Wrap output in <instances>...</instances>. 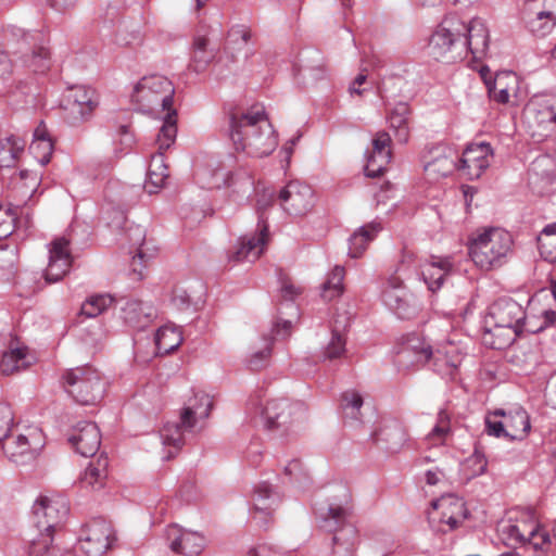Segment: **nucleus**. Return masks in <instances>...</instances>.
I'll return each mask as SVG.
<instances>
[{
  "label": "nucleus",
  "mask_w": 556,
  "mask_h": 556,
  "mask_svg": "<svg viewBox=\"0 0 556 556\" xmlns=\"http://www.w3.org/2000/svg\"><path fill=\"white\" fill-rule=\"evenodd\" d=\"M341 491L337 498L317 509V520L320 529L333 533V556H354L357 531L349 522L352 514L351 494L346 488H341Z\"/></svg>",
  "instance_id": "nucleus-3"
},
{
  "label": "nucleus",
  "mask_w": 556,
  "mask_h": 556,
  "mask_svg": "<svg viewBox=\"0 0 556 556\" xmlns=\"http://www.w3.org/2000/svg\"><path fill=\"white\" fill-rule=\"evenodd\" d=\"M344 275V267L339 265L333 267V269L328 274L326 281L321 285L323 299L326 301H332L343 293Z\"/></svg>",
  "instance_id": "nucleus-44"
},
{
  "label": "nucleus",
  "mask_w": 556,
  "mask_h": 556,
  "mask_svg": "<svg viewBox=\"0 0 556 556\" xmlns=\"http://www.w3.org/2000/svg\"><path fill=\"white\" fill-rule=\"evenodd\" d=\"M5 36L21 38L27 46H30L33 41H37L39 38L42 39L43 31L35 30L33 33H27L20 27L10 26L5 29Z\"/></svg>",
  "instance_id": "nucleus-63"
},
{
  "label": "nucleus",
  "mask_w": 556,
  "mask_h": 556,
  "mask_svg": "<svg viewBox=\"0 0 556 556\" xmlns=\"http://www.w3.org/2000/svg\"><path fill=\"white\" fill-rule=\"evenodd\" d=\"M113 300L109 295H93L87 299L79 312V316L93 318L103 313L111 304Z\"/></svg>",
  "instance_id": "nucleus-51"
},
{
  "label": "nucleus",
  "mask_w": 556,
  "mask_h": 556,
  "mask_svg": "<svg viewBox=\"0 0 556 556\" xmlns=\"http://www.w3.org/2000/svg\"><path fill=\"white\" fill-rule=\"evenodd\" d=\"M70 511L64 496H40L33 506V520L38 531L55 532Z\"/></svg>",
  "instance_id": "nucleus-13"
},
{
  "label": "nucleus",
  "mask_w": 556,
  "mask_h": 556,
  "mask_svg": "<svg viewBox=\"0 0 556 556\" xmlns=\"http://www.w3.org/2000/svg\"><path fill=\"white\" fill-rule=\"evenodd\" d=\"M371 439L389 453H399L409 441L403 421L393 417L384 418L379 429L371 433Z\"/></svg>",
  "instance_id": "nucleus-22"
},
{
  "label": "nucleus",
  "mask_w": 556,
  "mask_h": 556,
  "mask_svg": "<svg viewBox=\"0 0 556 556\" xmlns=\"http://www.w3.org/2000/svg\"><path fill=\"white\" fill-rule=\"evenodd\" d=\"M493 415L504 418L506 438L510 440L525 439L531 429L530 417L527 410L521 406H516L507 410L497 408L493 412Z\"/></svg>",
  "instance_id": "nucleus-29"
},
{
  "label": "nucleus",
  "mask_w": 556,
  "mask_h": 556,
  "mask_svg": "<svg viewBox=\"0 0 556 556\" xmlns=\"http://www.w3.org/2000/svg\"><path fill=\"white\" fill-rule=\"evenodd\" d=\"M15 216L11 208L0 204V240L8 238L14 231Z\"/></svg>",
  "instance_id": "nucleus-59"
},
{
  "label": "nucleus",
  "mask_w": 556,
  "mask_h": 556,
  "mask_svg": "<svg viewBox=\"0 0 556 556\" xmlns=\"http://www.w3.org/2000/svg\"><path fill=\"white\" fill-rule=\"evenodd\" d=\"M229 127L235 148L250 156H267L278 146L276 131L263 105L230 113Z\"/></svg>",
  "instance_id": "nucleus-2"
},
{
  "label": "nucleus",
  "mask_w": 556,
  "mask_h": 556,
  "mask_svg": "<svg viewBox=\"0 0 556 556\" xmlns=\"http://www.w3.org/2000/svg\"><path fill=\"white\" fill-rule=\"evenodd\" d=\"M525 319L522 306L511 298H500L489 307L486 324L496 329L508 330V338L503 342H491L493 349H503L509 344L516 337L517 328Z\"/></svg>",
  "instance_id": "nucleus-6"
},
{
  "label": "nucleus",
  "mask_w": 556,
  "mask_h": 556,
  "mask_svg": "<svg viewBox=\"0 0 556 556\" xmlns=\"http://www.w3.org/2000/svg\"><path fill=\"white\" fill-rule=\"evenodd\" d=\"M54 149L53 140H33L29 150L40 164L45 165L50 162Z\"/></svg>",
  "instance_id": "nucleus-56"
},
{
  "label": "nucleus",
  "mask_w": 556,
  "mask_h": 556,
  "mask_svg": "<svg viewBox=\"0 0 556 556\" xmlns=\"http://www.w3.org/2000/svg\"><path fill=\"white\" fill-rule=\"evenodd\" d=\"M115 541L116 536L111 522L98 517L81 528L77 549L84 556H102Z\"/></svg>",
  "instance_id": "nucleus-11"
},
{
  "label": "nucleus",
  "mask_w": 556,
  "mask_h": 556,
  "mask_svg": "<svg viewBox=\"0 0 556 556\" xmlns=\"http://www.w3.org/2000/svg\"><path fill=\"white\" fill-rule=\"evenodd\" d=\"M166 541L169 548L181 556H199L206 545V540L201 533L182 529L177 525L166 528Z\"/></svg>",
  "instance_id": "nucleus-20"
},
{
  "label": "nucleus",
  "mask_w": 556,
  "mask_h": 556,
  "mask_svg": "<svg viewBox=\"0 0 556 556\" xmlns=\"http://www.w3.org/2000/svg\"><path fill=\"white\" fill-rule=\"evenodd\" d=\"M156 317V311L150 303L140 300H128L122 307V318L125 324L136 330L149 327Z\"/></svg>",
  "instance_id": "nucleus-31"
},
{
  "label": "nucleus",
  "mask_w": 556,
  "mask_h": 556,
  "mask_svg": "<svg viewBox=\"0 0 556 556\" xmlns=\"http://www.w3.org/2000/svg\"><path fill=\"white\" fill-rule=\"evenodd\" d=\"M26 355L27 350L25 348L11 349L4 352L0 362V370L4 375H12L26 368L28 366Z\"/></svg>",
  "instance_id": "nucleus-46"
},
{
  "label": "nucleus",
  "mask_w": 556,
  "mask_h": 556,
  "mask_svg": "<svg viewBox=\"0 0 556 556\" xmlns=\"http://www.w3.org/2000/svg\"><path fill=\"white\" fill-rule=\"evenodd\" d=\"M73 257L70 250V241L63 237L54 239L49 244V263L45 270L48 282L60 281L72 266Z\"/></svg>",
  "instance_id": "nucleus-23"
},
{
  "label": "nucleus",
  "mask_w": 556,
  "mask_h": 556,
  "mask_svg": "<svg viewBox=\"0 0 556 556\" xmlns=\"http://www.w3.org/2000/svg\"><path fill=\"white\" fill-rule=\"evenodd\" d=\"M227 184L228 187H238L236 191L247 193L253 187V178L247 172H238L227 178Z\"/></svg>",
  "instance_id": "nucleus-58"
},
{
  "label": "nucleus",
  "mask_w": 556,
  "mask_h": 556,
  "mask_svg": "<svg viewBox=\"0 0 556 556\" xmlns=\"http://www.w3.org/2000/svg\"><path fill=\"white\" fill-rule=\"evenodd\" d=\"M192 431L193 430H186L179 418L177 422H166L161 429L160 435L164 445L172 446L178 451L185 444V433Z\"/></svg>",
  "instance_id": "nucleus-47"
},
{
  "label": "nucleus",
  "mask_w": 556,
  "mask_h": 556,
  "mask_svg": "<svg viewBox=\"0 0 556 556\" xmlns=\"http://www.w3.org/2000/svg\"><path fill=\"white\" fill-rule=\"evenodd\" d=\"M528 114L532 115L539 123H552L556 125V99L547 100L539 108L530 106Z\"/></svg>",
  "instance_id": "nucleus-52"
},
{
  "label": "nucleus",
  "mask_w": 556,
  "mask_h": 556,
  "mask_svg": "<svg viewBox=\"0 0 556 556\" xmlns=\"http://www.w3.org/2000/svg\"><path fill=\"white\" fill-rule=\"evenodd\" d=\"M362 395L354 391L349 390L342 393L340 407L344 420L358 421L361 416V408L363 406Z\"/></svg>",
  "instance_id": "nucleus-48"
},
{
  "label": "nucleus",
  "mask_w": 556,
  "mask_h": 556,
  "mask_svg": "<svg viewBox=\"0 0 556 556\" xmlns=\"http://www.w3.org/2000/svg\"><path fill=\"white\" fill-rule=\"evenodd\" d=\"M345 338L340 332L338 326H334L331 339L325 349L324 357L329 361L341 357L345 352Z\"/></svg>",
  "instance_id": "nucleus-53"
},
{
  "label": "nucleus",
  "mask_w": 556,
  "mask_h": 556,
  "mask_svg": "<svg viewBox=\"0 0 556 556\" xmlns=\"http://www.w3.org/2000/svg\"><path fill=\"white\" fill-rule=\"evenodd\" d=\"M175 88L165 76L153 74L142 77L134 88L131 100L148 114L164 113L163 125L156 137L160 149H168L177 136V112L173 109Z\"/></svg>",
  "instance_id": "nucleus-1"
},
{
  "label": "nucleus",
  "mask_w": 556,
  "mask_h": 556,
  "mask_svg": "<svg viewBox=\"0 0 556 556\" xmlns=\"http://www.w3.org/2000/svg\"><path fill=\"white\" fill-rule=\"evenodd\" d=\"M14 414L7 403H0V441L9 435V431L13 424Z\"/></svg>",
  "instance_id": "nucleus-60"
},
{
  "label": "nucleus",
  "mask_w": 556,
  "mask_h": 556,
  "mask_svg": "<svg viewBox=\"0 0 556 556\" xmlns=\"http://www.w3.org/2000/svg\"><path fill=\"white\" fill-rule=\"evenodd\" d=\"M503 533L508 544H531L535 549H547L549 533L543 530L532 510L521 513L514 523L504 528Z\"/></svg>",
  "instance_id": "nucleus-9"
},
{
  "label": "nucleus",
  "mask_w": 556,
  "mask_h": 556,
  "mask_svg": "<svg viewBox=\"0 0 556 556\" xmlns=\"http://www.w3.org/2000/svg\"><path fill=\"white\" fill-rule=\"evenodd\" d=\"M421 276L431 292L438 291L453 268L451 257L431 255L420 266Z\"/></svg>",
  "instance_id": "nucleus-30"
},
{
  "label": "nucleus",
  "mask_w": 556,
  "mask_h": 556,
  "mask_svg": "<svg viewBox=\"0 0 556 556\" xmlns=\"http://www.w3.org/2000/svg\"><path fill=\"white\" fill-rule=\"evenodd\" d=\"M61 386L76 403L97 405L104 396L106 383L94 367L83 365L64 370Z\"/></svg>",
  "instance_id": "nucleus-5"
},
{
  "label": "nucleus",
  "mask_w": 556,
  "mask_h": 556,
  "mask_svg": "<svg viewBox=\"0 0 556 556\" xmlns=\"http://www.w3.org/2000/svg\"><path fill=\"white\" fill-rule=\"evenodd\" d=\"M278 200L288 214L303 216L313 208L315 195L311 186L291 180L280 190Z\"/></svg>",
  "instance_id": "nucleus-17"
},
{
  "label": "nucleus",
  "mask_w": 556,
  "mask_h": 556,
  "mask_svg": "<svg viewBox=\"0 0 556 556\" xmlns=\"http://www.w3.org/2000/svg\"><path fill=\"white\" fill-rule=\"evenodd\" d=\"M386 117L395 140L403 144L407 143L413 124V110L409 104L397 102L393 108L387 110Z\"/></svg>",
  "instance_id": "nucleus-27"
},
{
  "label": "nucleus",
  "mask_w": 556,
  "mask_h": 556,
  "mask_svg": "<svg viewBox=\"0 0 556 556\" xmlns=\"http://www.w3.org/2000/svg\"><path fill=\"white\" fill-rule=\"evenodd\" d=\"M381 229L379 223H369L359 227L349 239V255L352 258L359 257Z\"/></svg>",
  "instance_id": "nucleus-35"
},
{
  "label": "nucleus",
  "mask_w": 556,
  "mask_h": 556,
  "mask_svg": "<svg viewBox=\"0 0 556 556\" xmlns=\"http://www.w3.org/2000/svg\"><path fill=\"white\" fill-rule=\"evenodd\" d=\"M303 414V405L288 399L270 400L263 409L266 429L276 431L280 437H287L294 432Z\"/></svg>",
  "instance_id": "nucleus-7"
},
{
  "label": "nucleus",
  "mask_w": 556,
  "mask_h": 556,
  "mask_svg": "<svg viewBox=\"0 0 556 556\" xmlns=\"http://www.w3.org/2000/svg\"><path fill=\"white\" fill-rule=\"evenodd\" d=\"M493 150L490 143H470L464 150L462 157H457V170L470 180L478 179L490 166Z\"/></svg>",
  "instance_id": "nucleus-18"
},
{
  "label": "nucleus",
  "mask_w": 556,
  "mask_h": 556,
  "mask_svg": "<svg viewBox=\"0 0 556 556\" xmlns=\"http://www.w3.org/2000/svg\"><path fill=\"white\" fill-rule=\"evenodd\" d=\"M182 342L181 332L173 326L159 328L155 334V346L159 354L174 352Z\"/></svg>",
  "instance_id": "nucleus-41"
},
{
  "label": "nucleus",
  "mask_w": 556,
  "mask_h": 556,
  "mask_svg": "<svg viewBox=\"0 0 556 556\" xmlns=\"http://www.w3.org/2000/svg\"><path fill=\"white\" fill-rule=\"evenodd\" d=\"M68 443L84 457L96 455L101 445V433L97 424L79 421L67 433Z\"/></svg>",
  "instance_id": "nucleus-21"
},
{
  "label": "nucleus",
  "mask_w": 556,
  "mask_h": 556,
  "mask_svg": "<svg viewBox=\"0 0 556 556\" xmlns=\"http://www.w3.org/2000/svg\"><path fill=\"white\" fill-rule=\"evenodd\" d=\"M382 299L387 306L396 313L401 314L407 306L406 291L403 287V281L392 276L388 279L387 286L382 291Z\"/></svg>",
  "instance_id": "nucleus-37"
},
{
  "label": "nucleus",
  "mask_w": 556,
  "mask_h": 556,
  "mask_svg": "<svg viewBox=\"0 0 556 556\" xmlns=\"http://www.w3.org/2000/svg\"><path fill=\"white\" fill-rule=\"evenodd\" d=\"M277 504L278 497L271 486L266 482L260 483L254 491L252 518L260 523H267Z\"/></svg>",
  "instance_id": "nucleus-32"
},
{
  "label": "nucleus",
  "mask_w": 556,
  "mask_h": 556,
  "mask_svg": "<svg viewBox=\"0 0 556 556\" xmlns=\"http://www.w3.org/2000/svg\"><path fill=\"white\" fill-rule=\"evenodd\" d=\"M271 354V342L267 343L264 349L253 353L249 359V367L252 370H260L265 367Z\"/></svg>",
  "instance_id": "nucleus-62"
},
{
  "label": "nucleus",
  "mask_w": 556,
  "mask_h": 556,
  "mask_svg": "<svg viewBox=\"0 0 556 556\" xmlns=\"http://www.w3.org/2000/svg\"><path fill=\"white\" fill-rule=\"evenodd\" d=\"M429 47L435 59L445 58L447 52L456 51L462 55V41L459 23H451L448 27L442 26L431 36Z\"/></svg>",
  "instance_id": "nucleus-25"
},
{
  "label": "nucleus",
  "mask_w": 556,
  "mask_h": 556,
  "mask_svg": "<svg viewBox=\"0 0 556 556\" xmlns=\"http://www.w3.org/2000/svg\"><path fill=\"white\" fill-rule=\"evenodd\" d=\"M520 17L532 35L545 37L556 26V0H525Z\"/></svg>",
  "instance_id": "nucleus-12"
},
{
  "label": "nucleus",
  "mask_w": 556,
  "mask_h": 556,
  "mask_svg": "<svg viewBox=\"0 0 556 556\" xmlns=\"http://www.w3.org/2000/svg\"><path fill=\"white\" fill-rule=\"evenodd\" d=\"M555 323L556 312L552 309L543 311L540 316H527L525 313V319L521 320L520 327L517 328L516 336L521 332L539 333L554 326Z\"/></svg>",
  "instance_id": "nucleus-40"
},
{
  "label": "nucleus",
  "mask_w": 556,
  "mask_h": 556,
  "mask_svg": "<svg viewBox=\"0 0 556 556\" xmlns=\"http://www.w3.org/2000/svg\"><path fill=\"white\" fill-rule=\"evenodd\" d=\"M229 38L230 42L239 43V49H241L242 46H247L249 43L252 38V33L251 29L245 26H237L229 31Z\"/></svg>",
  "instance_id": "nucleus-64"
},
{
  "label": "nucleus",
  "mask_w": 556,
  "mask_h": 556,
  "mask_svg": "<svg viewBox=\"0 0 556 556\" xmlns=\"http://www.w3.org/2000/svg\"><path fill=\"white\" fill-rule=\"evenodd\" d=\"M500 416H494L493 412L489 413L485 417V431L489 435L496 438H506V430L504 425V418L497 419Z\"/></svg>",
  "instance_id": "nucleus-61"
},
{
  "label": "nucleus",
  "mask_w": 556,
  "mask_h": 556,
  "mask_svg": "<svg viewBox=\"0 0 556 556\" xmlns=\"http://www.w3.org/2000/svg\"><path fill=\"white\" fill-rule=\"evenodd\" d=\"M43 445L42 431L30 426L16 435H8L3 440L2 450L10 460L17 465H25L38 456Z\"/></svg>",
  "instance_id": "nucleus-10"
},
{
  "label": "nucleus",
  "mask_w": 556,
  "mask_h": 556,
  "mask_svg": "<svg viewBox=\"0 0 556 556\" xmlns=\"http://www.w3.org/2000/svg\"><path fill=\"white\" fill-rule=\"evenodd\" d=\"M451 434V415L444 408L440 409L437 422L425 440L433 446L443 445Z\"/></svg>",
  "instance_id": "nucleus-43"
},
{
  "label": "nucleus",
  "mask_w": 556,
  "mask_h": 556,
  "mask_svg": "<svg viewBox=\"0 0 556 556\" xmlns=\"http://www.w3.org/2000/svg\"><path fill=\"white\" fill-rule=\"evenodd\" d=\"M462 53L470 52L476 60L482 59L489 48V29L483 20L472 18L468 24L459 23Z\"/></svg>",
  "instance_id": "nucleus-19"
},
{
  "label": "nucleus",
  "mask_w": 556,
  "mask_h": 556,
  "mask_svg": "<svg viewBox=\"0 0 556 556\" xmlns=\"http://www.w3.org/2000/svg\"><path fill=\"white\" fill-rule=\"evenodd\" d=\"M432 508L440 511L439 522L447 525L448 530L456 529L467 518L465 502L452 494L432 502Z\"/></svg>",
  "instance_id": "nucleus-28"
},
{
  "label": "nucleus",
  "mask_w": 556,
  "mask_h": 556,
  "mask_svg": "<svg viewBox=\"0 0 556 556\" xmlns=\"http://www.w3.org/2000/svg\"><path fill=\"white\" fill-rule=\"evenodd\" d=\"M98 105V97L92 88L75 86L67 90L62 101L65 117L75 125L88 119Z\"/></svg>",
  "instance_id": "nucleus-14"
},
{
  "label": "nucleus",
  "mask_w": 556,
  "mask_h": 556,
  "mask_svg": "<svg viewBox=\"0 0 556 556\" xmlns=\"http://www.w3.org/2000/svg\"><path fill=\"white\" fill-rule=\"evenodd\" d=\"M386 159L387 161L382 163L381 157L376 154H370L365 166L366 175L372 178L381 176L391 162L392 156L387 155Z\"/></svg>",
  "instance_id": "nucleus-57"
},
{
  "label": "nucleus",
  "mask_w": 556,
  "mask_h": 556,
  "mask_svg": "<svg viewBox=\"0 0 556 556\" xmlns=\"http://www.w3.org/2000/svg\"><path fill=\"white\" fill-rule=\"evenodd\" d=\"M213 407V401L208 394L204 392H195L185 403L180 419L186 430H193L198 421L210 416Z\"/></svg>",
  "instance_id": "nucleus-26"
},
{
  "label": "nucleus",
  "mask_w": 556,
  "mask_h": 556,
  "mask_svg": "<svg viewBox=\"0 0 556 556\" xmlns=\"http://www.w3.org/2000/svg\"><path fill=\"white\" fill-rule=\"evenodd\" d=\"M538 247L545 261L556 263V223L543 228L538 237Z\"/></svg>",
  "instance_id": "nucleus-45"
},
{
  "label": "nucleus",
  "mask_w": 556,
  "mask_h": 556,
  "mask_svg": "<svg viewBox=\"0 0 556 556\" xmlns=\"http://www.w3.org/2000/svg\"><path fill=\"white\" fill-rule=\"evenodd\" d=\"M465 467L471 478L483 475L488 467V459L484 453L476 447L473 453L466 459Z\"/></svg>",
  "instance_id": "nucleus-54"
},
{
  "label": "nucleus",
  "mask_w": 556,
  "mask_h": 556,
  "mask_svg": "<svg viewBox=\"0 0 556 556\" xmlns=\"http://www.w3.org/2000/svg\"><path fill=\"white\" fill-rule=\"evenodd\" d=\"M391 137L387 131H378L372 139V152L381 157L382 163L387 161V155L392 156L391 152Z\"/></svg>",
  "instance_id": "nucleus-55"
},
{
  "label": "nucleus",
  "mask_w": 556,
  "mask_h": 556,
  "mask_svg": "<svg viewBox=\"0 0 556 556\" xmlns=\"http://www.w3.org/2000/svg\"><path fill=\"white\" fill-rule=\"evenodd\" d=\"M208 39L204 36H195L192 43L190 68L197 73L206 70L210 63L214 60L215 53L212 49L207 48Z\"/></svg>",
  "instance_id": "nucleus-38"
},
{
  "label": "nucleus",
  "mask_w": 556,
  "mask_h": 556,
  "mask_svg": "<svg viewBox=\"0 0 556 556\" xmlns=\"http://www.w3.org/2000/svg\"><path fill=\"white\" fill-rule=\"evenodd\" d=\"M457 156H454L452 151L448 150V153L443 152L432 161L428 162L425 165V172L428 175L435 177H446L447 175L452 174L454 169H457Z\"/></svg>",
  "instance_id": "nucleus-42"
},
{
  "label": "nucleus",
  "mask_w": 556,
  "mask_h": 556,
  "mask_svg": "<svg viewBox=\"0 0 556 556\" xmlns=\"http://www.w3.org/2000/svg\"><path fill=\"white\" fill-rule=\"evenodd\" d=\"M25 142L16 137H10L2 143L0 151V165L3 167H11L18 160L21 153H23Z\"/></svg>",
  "instance_id": "nucleus-49"
},
{
  "label": "nucleus",
  "mask_w": 556,
  "mask_h": 556,
  "mask_svg": "<svg viewBox=\"0 0 556 556\" xmlns=\"http://www.w3.org/2000/svg\"><path fill=\"white\" fill-rule=\"evenodd\" d=\"M511 235L500 227L477 230L469 240L468 252L472 262L482 270L503 266L513 252Z\"/></svg>",
  "instance_id": "nucleus-4"
},
{
  "label": "nucleus",
  "mask_w": 556,
  "mask_h": 556,
  "mask_svg": "<svg viewBox=\"0 0 556 556\" xmlns=\"http://www.w3.org/2000/svg\"><path fill=\"white\" fill-rule=\"evenodd\" d=\"M45 42V36L33 41L29 46L33 48L31 53L25 55L24 62L34 73H45L50 67V51Z\"/></svg>",
  "instance_id": "nucleus-39"
},
{
  "label": "nucleus",
  "mask_w": 556,
  "mask_h": 556,
  "mask_svg": "<svg viewBox=\"0 0 556 556\" xmlns=\"http://www.w3.org/2000/svg\"><path fill=\"white\" fill-rule=\"evenodd\" d=\"M432 362L433 370L443 377H453L458 366L462 363V356L457 352V349L448 344L443 349L432 350Z\"/></svg>",
  "instance_id": "nucleus-33"
},
{
  "label": "nucleus",
  "mask_w": 556,
  "mask_h": 556,
  "mask_svg": "<svg viewBox=\"0 0 556 556\" xmlns=\"http://www.w3.org/2000/svg\"><path fill=\"white\" fill-rule=\"evenodd\" d=\"M127 238L130 242V253H134L130 262V271L134 279L141 280L144 277L143 270L150 265L157 254V249L152 241L146 240V229L135 225L127 229Z\"/></svg>",
  "instance_id": "nucleus-15"
},
{
  "label": "nucleus",
  "mask_w": 556,
  "mask_h": 556,
  "mask_svg": "<svg viewBox=\"0 0 556 556\" xmlns=\"http://www.w3.org/2000/svg\"><path fill=\"white\" fill-rule=\"evenodd\" d=\"M38 536L34 538L30 541L28 554L29 556H53L58 551L55 546L52 545L53 542V533L38 531Z\"/></svg>",
  "instance_id": "nucleus-50"
},
{
  "label": "nucleus",
  "mask_w": 556,
  "mask_h": 556,
  "mask_svg": "<svg viewBox=\"0 0 556 556\" xmlns=\"http://www.w3.org/2000/svg\"><path fill=\"white\" fill-rule=\"evenodd\" d=\"M166 150L167 149H160L157 144V153L153 154L151 157L146 181V188H148L149 193L156 192L169 176L163 155Z\"/></svg>",
  "instance_id": "nucleus-36"
},
{
  "label": "nucleus",
  "mask_w": 556,
  "mask_h": 556,
  "mask_svg": "<svg viewBox=\"0 0 556 556\" xmlns=\"http://www.w3.org/2000/svg\"><path fill=\"white\" fill-rule=\"evenodd\" d=\"M432 356L431 345L418 334H408L401 343L394 362L399 370L417 369L429 363Z\"/></svg>",
  "instance_id": "nucleus-16"
},
{
  "label": "nucleus",
  "mask_w": 556,
  "mask_h": 556,
  "mask_svg": "<svg viewBox=\"0 0 556 556\" xmlns=\"http://www.w3.org/2000/svg\"><path fill=\"white\" fill-rule=\"evenodd\" d=\"M489 97L498 104H507L511 97H516L519 90L518 76L510 71L498 72L493 79L486 78L481 71Z\"/></svg>",
  "instance_id": "nucleus-24"
},
{
  "label": "nucleus",
  "mask_w": 556,
  "mask_h": 556,
  "mask_svg": "<svg viewBox=\"0 0 556 556\" xmlns=\"http://www.w3.org/2000/svg\"><path fill=\"white\" fill-rule=\"evenodd\" d=\"M256 211L258 213V233L249 239H243L240 247L233 253L232 258L236 262H254L264 251L268 241V226L263 217V213L271 207L275 201V192L271 189H264L256 194Z\"/></svg>",
  "instance_id": "nucleus-8"
},
{
  "label": "nucleus",
  "mask_w": 556,
  "mask_h": 556,
  "mask_svg": "<svg viewBox=\"0 0 556 556\" xmlns=\"http://www.w3.org/2000/svg\"><path fill=\"white\" fill-rule=\"evenodd\" d=\"M108 466L109 459L104 455L91 460L80 477L81 486L91 490L103 488L108 477Z\"/></svg>",
  "instance_id": "nucleus-34"
}]
</instances>
